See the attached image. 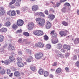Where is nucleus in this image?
I'll return each mask as SVG.
<instances>
[{
    "mask_svg": "<svg viewBox=\"0 0 79 79\" xmlns=\"http://www.w3.org/2000/svg\"><path fill=\"white\" fill-rule=\"evenodd\" d=\"M35 56L36 59H40L44 56V54L42 52H40L38 53H36L35 55Z\"/></svg>",
    "mask_w": 79,
    "mask_h": 79,
    "instance_id": "1",
    "label": "nucleus"
},
{
    "mask_svg": "<svg viewBox=\"0 0 79 79\" xmlns=\"http://www.w3.org/2000/svg\"><path fill=\"white\" fill-rule=\"evenodd\" d=\"M35 46L39 48H43L44 47V43L40 42L35 44Z\"/></svg>",
    "mask_w": 79,
    "mask_h": 79,
    "instance_id": "2",
    "label": "nucleus"
},
{
    "mask_svg": "<svg viewBox=\"0 0 79 79\" xmlns=\"http://www.w3.org/2000/svg\"><path fill=\"white\" fill-rule=\"evenodd\" d=\"M31 10L35 12L39 10V6L37 5H35L31 7Z\"/></svg>",
    "mask_w": 79,
    "mask_h": 79,
    "instance_id": "3",
    "label": "nucleus"
},
{
    "mask_svg": "<svg viewBox=\"0 0 79 79\" xmlns=\"http://www.w3.org/2000/svg\"><path fill=\"white\" fill-rule=\"evenodd\" d=\"M13 54L12 56H10L9 57V60H10V62L11 63L15 62V58L13 57V56H15V54L14 53H13Z\"/></svg>",
    "mask_w": 79,
    "mask_h": 79,
    "instance_id": "4",
    "label": "nucleus"
},
{
    "mask_svg": "<svg viewBox=\"0 0 79 79\" xmlns=\"http://www.w3.org/2000/svg\"><path fill=\"white\" fill-rule=\"evenodd\" d=\"M17 24L19 26H22L24 24V21L23 20L19 19L17 22Z\"/></svg>",
    "mask_w": 79,
    "mask_h": 79,
    "instance_id": "5",
    "label": "nucleus"
},
{
    "mask_svg": "<svg viewBox=\"0 0 79 79\" xmlns=\"http://www.w3.org/2000/svg\"><path fill=\"white\" fill-rule=\"evenodd\" d=\"M28 28L29 30H31L33 29V27L34 26V24L33 23H28Z\"/></svg>",
    "mask_w": 79,
    "mask_h": 79,
    "instance_id": "6",
    "label": "nucleus"
},
{
    "mask_svg": "<svg viewBox=\"0 0 79 79\" xmlns=\"http://www.w3.org/2000/svg\"><path fill=\"white\" fill-rule=\"evenodd\" d=\"M17 64L18 66L20 68H23L24 67V64L23 63L22 61V60H20L19 61H18L17 62Z\"/></svg>",
    "mask_w": 79,
    "mask_h": 79,
    "instance_id": "7",
    "label": "nucleus"
},
{
    "mask_svg": "<svg viewBox=\"0 0 79 79\" xmlns=\"http://www.w3.org/2000/svg\"><path fill=\"white\" fill-rule=\"evenodd\" d=\"M5 13V10H4V8L2 7H0V15L2 16Z\"/></svg>",
    "mask_w": 79,
    "mask_h": 79,
    "instance_id": "8",
    "label": "nucleus"
},
{
    "mask_svg": "<svg viewBox=\"0 0 79 79\" xmlns=\"http://www.w3.org/2000/svg\"><path fill=\"white\" fill-rule=\"evenodd\" d=\"M45 23V20L44 19H42L38 23L39 26H42L44 25Z\"/></svg>",
    "mask_w": 79,
    "mask_h": 79,
    "instance_id": "9",
    "label": "nucleus"
},
{
    "mask_svg": "<svg viewBox=\"0 0 79 79\" xmlns=\"http://www.w3.org/2000/svg\"><path fill=\"white\" fill-rule=\"evenodd\" d=\"M55 30H53L50 33V34L52 35L53 38H56L57 37V34L56 33H55Z\"/></svg>",
    "mask_w": 79,
    "mask_h": 79,
    "instance_id": "10",
    "label": "nucleus"
},
{
    "mask_svg": "<svg viewBox=\"0 0 79 79\" xmlns=\"http://www.w3.org/2000/svg\"><path fill=\"white\" fill-rule=\"evenodd\" d=\"M52 27V23L50 22H47L46 25V29H50Z\"/></svg>",
    "mask_w": 79,
    "mask_h": 79,
    "instance_id": "11",
    "label": "nucleus"
},
{
    "mask_svg": "<svg viewBox=\"0 0 79 79\" xmlns=\"http://www.w3.org/2000/svg\"><path fill=\"white\" fill-rule=\"evenodd\" d=\"M48 18L51 21H52L55 19V16L54 15L52 14H50L49 15V16L48 17Z\"/></svg>",
    "mask_w": 79,
    "mask_h": 79,
    "instance_id": "12",
    "label": "nucleus"
},
{
    "mask_svg": "<svg viewBox=\"0 0 79 79\" xmlns=\"http://www.w3.org/2000/svg\"><path fill=\"white\" fill-rule=\"evenodd\" d=\"M63 48L64 49H67L68 50H69L71 48V46H69V45L64 44L63 46Z\"/></svg>",
    "mask_w": 79,
    "mask_h": 79,
    "instance_id": "13",
    "label": "nucleus"
},
{
    "mask_svg": "<svg viewBox=\"0 0 79 79\" xmlns=\"http://www.w3.org/2000/svg\"><path fill=\"white\" fill-rule=\"evenodd\" d=\"M74 44L75 45H77L78 44H79V39L78 38H75L74 41Z\"/></svg>",
    "mask_w": 79,
    "mask_h": 79,
    "instance_id": "14",
    "label": "nucleus"
},
{
    "mask_svg": "<svg viewBox=\"0 0 79 79\" xmlns=\"http://www.w3.org/2000/svg\"><path fill=\"white\" fill-rule=\"evenodd\" d=\"M10 48H11V49H12V50H15V46H12L11 45V44H9L8 47V49H9V50H10Z\"/></svg>",
    "mask_w": 79,
    "mask_h": 79,
    "instance_id": "15",
    "label": "nucleus"
},
{
    "mask_svg": "<svg viewBox=\"0 0 79 79\" xmlns=\"http://www.w3.org/2000/svg\"><path fill=\"white\" fill-rule=\"evenodd\" d=\"M59 34L60 35L61 37L66 36V35H67L66 33H64V31H60Z\"/></svg>",
    "mask_w": 79,
    "mask_h": 79,
    "instance_id": "16",
    "label": "nucleus"
},
{
    "mask_svg": "<svg viewBox=\"0 0 79 79\" xmlns=\"http://www.w3.org/2000/svg\"><path fill=\"white\" fill-rule=\"evenodd\" d=\"M7 31V29L5 28H2L0 29V32H5Z\"/></svg>",
    "mask_w": 79,
    "mask_h": 79,
    "instance_id": "17",
    "label": "nucleus"
},
{
    "mask_svg": "<svg viewBox=\"0 0 79 79\" xmlns=\"http://www.w3.org/2000/svg\"><path fill=\"white\" fill-rule=\"evenodd\" d=\"M20 75L21 74H20L19 71H15L14 73L15 76L16 77H19Z\"/></svg>",
    "mask_w": 79,
    "mask_h": 79,
    "instance_id": "18",
    "label": "nucleus"
},
{
    "mask_svg": "<svg viewBox=\"0 0 79 79\" xmlns=\"http://www.w3.org/2000/svg\"><path fill=\"white\" fill-rule=\"evenodd\" d=\"M30 69L33 72H35V66L31 65L30 67Z\"/></svg>",
    "mask_w": 79,
    "mask_h": 79,
    "instance_id": "19",
    "label": "nucleus"
},
{
    "mask_svg": "<svg viewBox=\"0 0 79 79\" xmlns=\"http://www.w3.org/2000/svg\"><path fill=\"white\" fill-rule=\"evenodd\" d=\"M11 16H15L16 15V11L15 10H12L11 12Z\"/></svg>",
    "mask_w": 79,
    "mask_h": 79,
    "instance_id": "20",
    "label": "nucleus"
},
{
    "mask_svg": "<svg viewBox=\"0 0 79 79\" xmlns=\"http://www.w3.org/2000/svg\"><path fill=\"white\" fill-rule=\"evenodd\" d=\"M5 74V69H2L0 71V75H3Z\"/></svg>",
    "mask_w": 79,
    "mask_h": 79,
    "instance_id": "21",
    "label": "nucleus"
},
{
    "mask_svg": "<svg viewBox=\"0 0 79 79\" xmlns=\"http://www.w3.org/2000/svg\"><path fill=\"white\" fill-rule=\"evenodd\" d=\"M44 72V70L42 69H39L38 71L39 74L40 75L42 74Z\"/></svg>",
    "mask_w": 79,
    "mask_h": 79,
    "instance_id": "22",
    "label": "nucleus"
},
{
    "mask_svg": "<svg viewBox=\"0 0 79 79\" xmlns=\"http://www.w3.org/2000/svg\"><path fill=\"white\" fill-rule=\"evenodd\" d=\"M66 10V7H64L61 10V11L62 13H66L67 12V11Z\"/></svg>",
    "mask_w": 79,
    "mask_h": 79,
    "instance_id": "23",
    "label": "nucleus"
},
{
    "mask_svg": "<svg viewBox=\"0 0 79 79\" xmlns=\"http://www.w3.org/2000/svg\"><path fill=\"white\" fill-rule=\"evenodd\" d=\"M4 36L3 35H0V42H2L4 40Z\"/></svg>",
    "mask_w": 79,
    "mask_h": 79,
    "instance_id": "24",
    "label": "nucleus"
},
{
    "mask_svg": "<svg viewBox=\"0 0 79 79\" xmlns=\"http://www.w3.org/2000/svg\"><path fill=\"white\" fill-rule=\"evenodd\" d=\"M13 4H14L13 2H10L9 3V5L10 7L12 8H15V6L14 5H12Z\"/></svg>",
    "mask_w": 79,
    "mask_h": 79,
    "instance_id": "25",
    "label": "nucleus"
},
{
    "mask_svg": "<svg viewBox=\"0 0 79 79\" xmlns=\"http://www.w3.org/2000/svg\"><path fill=\"white\" fill-rule=\"evenodd\" d=\"M62 24L65 26H68V23L67 22H66L65 21H63L62 23Z\"/></svg>",
    "mask_w": 79,
    "mask_h": 79,
    "instance_id": "26",
    "label": "nucleus"
},
{
    "mask_svg": "<svg viewBox=\"0 0 79 79\" xmlns=\"http://www.w3.org/2000/svg\"><path fill=\"white\" fill-rule=\"evenodd\" d=\"M57 49H59V50L61 49L62 48V45L60 44H59L57 45Z\"/></svg>",
    "mask_w": 79,
    "mask_h": 79,
    "instance_id": "27",
    "label": "nucleus"
},
{
    "mask_svg": "<svg viewBox=\"0 0 79 79\" xmlns=\"http://www.w3.org/2000/svg\"><path fill=\"white\" fill-rule=\"evenodd\" d=\"M5 25L7 27H8L11 25V23L10 22H7L6 23H5Z\"/></svg>",
    "mask_w": 79,
    "mask_h": 79,
    "instance_id": "28",
    "label": "nucleus"
},
{
    "mask_svg": "<svg viewBox=\"0 0 79 79\" xmlns=\"http://www.w3.org/2000/svg\"><path fill=\"white\" fill-rule=\"evenodd\" d=\"M48 74H49L48 72L47 71H45L44 72V75L45 77H47V76H48Z\"/></svg>",
    "mask_w": 79,
    "mask_h": 79,
    "instance_id": "29",
    "label": "nucleus"
},
{
    "mask_svg": "<svg viewBox=\"0 0 79 79\" xmlns=\"http://www.w3.org/2000/svg\"><path fill=\"white\" fill-rule=\"evenodd\" d=\"M33 34L35 35L39 36V30H36L33 31Z\"/></svg>",
    "mask_w": 79,
    "mask_h": 79,
    "instance_id": "30",
    "label": "nucleus"
},
{
    "mask_svg": "<svg viewBox=\"0 0 79 79\" xmlns=\"http://www.w3.org/2000/svg\"><path fill=\"white\" fill-rule=\"evenodd\" d=\"M44 34V32L42 31L38 30V35L39 36L40 35H42Z\"/></svg>",
    "mask_w": 79,
    "mask_h": 79,
    "instance_id": "31",
    "label": "nucleus"
},
{
    "mask_svg": "<svg viewBox=\"0 0 79 79\" xmlns=\"http://www.w3.org/2000/svg\"><path fill=\"white\" fill-rule=\"evenodd\" d=\"M23 34L24 35L26 36V37H29V34L27 32H24Z\"/></svg>",
    "mask_w": 79,
    "mask_h": 79,
    "instance_id": "32",
    "label": "nucleus"
},
{
    "mask_svg": "<svg viewBox=\"0 0 79 79\" xmlns=\"http://www.w3.org/2000/svg\"><path fill=\"white\" fill-rule=\"evenodd\" d=\"M32 60H33V57L32 56H30L27 59V61H28V62H31Z\"/></svg>",
    "mask_w": 79,
    "mask_h": 79,
    "instance_id": "33",
    "label": "nucleus"
},
{
    "mask_svg": "<svg viewBox=\"0 0 79 79\" xmlns=\"http://www.w3.org/2000/svg\"><path fill=\"white\" fill-rule=\"evenodd\" d=\"M46 48L47 49H50L51 48V47H52V46H51V45L50 44H47L46 45Z\"/></svg>",
    "mask_w": 79,
    "mask_h": 79,
    "instance_id": "34",
    "label": "nucleus"
},
{
    "mask_svg": "<svg viewBox=\"0 0 79 79\" xmlns=\"http://www.w3.org/2000/svg\"><path fill=\"white\" fill-rule=\"evenodd\" d=\"M56 72L57 73H60L61 72V69L60 68H58L56 70Z\"/></svg>",
    "mask_w": 79,
    "mask_h": 79,
    "instance_id": "35",
    "label": "nucleus"
},
{
    "mask_svg": "<svg viewBox=\"0 0 79 79\" xmlns=\"http://www.w3.org/2000/svg\"><path fill=\"white\" fill-rule=\"evenodd\" d=\"M4 64H6V65L9 64H10L9 60H5L4 61Z\"/></svg>",
    "mask_w": 79,
    "mask_h": 79,
    "instance_id": "36",
    "label": "nucleus"
},
{
    "mask_svg": "<svg viewBox=\"0 0 79 79\" xmlns=\"http://www.w3.org/2000/svg\"><path fill=\"white\" fill-rule=\"evenodd\" d=\"M44 38L45 40H48V36H47V35H44Z\"/></svg>",
    "mask_w": 79,
    "mask_h": 79,
    "instance_id": "37",
    "label": "nucleus"
},
{
    "mask_svg": "<svg viewBox=\"0 0 79 79\" xmlns=\"http://www.w3.org/2000/svg\"><path fill=\"white\" fill-rule=\"evenodd\" d=\"M42 20V19L41 18H38L35 19V21L37 23H38V22H40V21Z\"/></svg>",
    "mask_w": 79,
    "mask_h": 79,
    "instance_id": "38",
    "label": "nucleus"
},
{
    "mask_svg": "<svg viewBox=\"0 0 79 79\" xmlns=\"http://www.w3.org/2000/svg\"><path fill=\"white\" fill-rule=\"evenodd\" d=\"M12 27L13 29H17V25L14 24L12 26Z\"/></svg>",
    "mask_w": 79,
    "mask_h": 79,
    "instance_id": "39",
    "label": "nucleus"
},
{
    "mask_svg": "<svg viewBox=\"0 0 79 79\" xmlns=\"http://www.w3.org/2000/svg\"><path fill=\"white\" fill-rule=\"evenodd\" d=\"M23 42H25L26 44H29V42H28V41L27 39H25L23 40Z\"/></svg>",
    "mask_w": 79,
    "mask_h": 79,
    "instance_id": "40",
    "label": "nucleus"
},
{
    "mask_svg": "<svg viewBox=\"0 0 79 79\" xmlns=\"http://www.w3.org/2000/svg\"><path fill=\"white\" fill-rule=\"evenodd\" d=\"M26 53H29V54H31V50L27 49L26 50Z\"/></svg>",
    "mask_w": 79,
    "mask_h": 79,
    "instance_id": "41",
    "label": "nucleus"
},
{
    "mask_svg": "<svg viewBox=\"0 0 79 79\" xmlns=\"http://www.w3.org/2000/svg\"><path fill=\"white\" fill-rule=\"evenodd\" d=\"M64 6H70V4L68 2L65 3L64 4Z\"/></svg>",
    "mask_w": 79,
    "mask_h": 79,
    "instance_id": "42",
    "label": "nucleus"
},
{
    "mask_svg": "<svg viewBox=\"0 0 79 79\" xmlns=\"http://www.w3.org/2000/svg\"><path fill=\"white\" fill-rule=\"evenodd\" d=\"M39 15L42 16L44 18H45V15L43 12H39Z\"/></svg>",
    "mask_w": 79,
    "mask_h": 79,
    "instance_id": "43",
    "label": "nucleus"
},
{
    "mask_svg": "<svg viewBox=\"0 0 79 79\" xmlns=\"http://www.w3.org/2000/svg\"><path fill=\"white\" fill-rule=\"evenodd\" d=\"M73 60H76L77 59V56L76 55H74L73 56Z\"/></svg>",
    "mask_w": 79,
    "mask_h": 79,
    "instance_id": "44",
    "label": "nucleus"
},
{
    "mask_svg": "<svg viewBox=\"0 0 79 79\" xmlns=\"http://www.w3.org/2000/svg\"><path fill=\"white\" fill-rule=\"evenodd\" d=\"M18 55H23V52L21 51H19L18 52Z\"/></svg>",
    "mask_w": 79,
    "mask_h": 79,
    "instance_id": "45",
    "label": "nucleus"
},
{
    "mask_svg": "<svg viewBox=\"0 0 79 79\" xmlns=\"http://www.w3.org/2000/svg\"><path fill=\"white\" fill-rule=\"evenodd\" d=\"M57 65V62H54L52 64L53 66H56Z\"/></svg>",
    "mask_w": 79,
    "mask_h": 79,
    "instance_id": "46",
    "label": "nucleus"
},
{
    "mask_svg": "<svg viewBox=\"0 0 79 79\" xmlns=\"http://www.w3.org/2000/svg\"><path fill=\"white\" fill-rule=\"evenodd\" d=\"M22 32V30L21 29H20V30H18L17 31L16 33L18 34V33H21Z\"/></svg>",
    "mask_w": 79,
    "mask_h": 79,
    "instance_id": "47",
    "label": "nucleus"
},
{
    "mask_svg": "<svg viewBox=\"0 0 79 79\" xmlns=\"http://www.w3.org/2000/svg\"><path fill=\"white\" fill-rule=\"evenodd\" d=\"M10 73H11V70L10 69H8L7 70V74H10Z\"/></svg>",
    "mask_w": 79,
    "mask_h": 79,
    "instance_id": "48",
    "label": "nucleus"
},
{
    "mask_svg": "<svg viewBox=\"0 0 79 79\" xmlns=\"http://www.w3.org/2000/svg\"><path fill=\"white\" fill-rule=\"evenodd\" d=\"M44 13H45L46 15H48V11L47 10H45Z\"/></svg>",
    "mask_w": 79,
    "mask_h": 79,
    "instance_id": "49",
    "label": "nucleus"
},
{
    "mask_svg": "<svg viewBox=\"0 0 79 79\" xmlns=\"http://www.w3.org/2000/svg\"><path fill=\"white\" fill-rule=\"evenodd\" d=\"M15 5L16 6H20V4L19 2H16Z\"/></svg>",
    "mask_w": 79,
    "mask_h": 79,
    "instance_id": "50",
    "label": "nucleus"
},
{
    "mask_svg": "<svg viewBox=\"0 0 79 79\" xmlns=\"http://www.w3.org/2000/svg\"><path fill=\"white\" fill-rule=\"evenodd\" d=\"M67 1V0H60V3H64V2H65Z\"/></svg>",
    "mask_w": 79,
    "mask_h": 79,
    "instance_id": "51",
    "label": "nucleus"
},
{
    "mask_svg": "<svg viewBox=\"0 0 79 79\" xmlns=\"http://www.w3.org/2000/svg\"><path fill=\"white\" fill-rule=\"evenodd\" d=\"M16 11L17 14H18V15H19V14H20V10H16Z\"/></svg>",
    "mask_w": 79,
    "mask_h": 79,
    "instance_id": "52",
    "label": "nucleus"
},
{
    "mask_svg": "<svg viewBox=\"0 0 79 79\" xmlns=\"http://www.w3.org/2000/svg\"><path fill=\"white\" fill-rule=\"evenodd\" d=\"M76 64L77 65V66L78 67H79V61H78L76 62Z\"/></svg>",
    "mask_w": 79,
    "mask_h": 79,
    "instance_id": "53",
    "label": "nucleus"
},
{
    "mask_svg": "<svg viewBox=\"0 0 79 79\" xmlns=\"http://www.w3.org/2000/svg\"><path fill=\"white\" fill-rule=\"evenodd\" d=\"M22 42V39H19L18 40V42L19 43H21Z\"/></svg>",
    "mask_w": 79,
    "mask_h": 79,
    "instance_id": "54",
    "label": "nucleus"
},
{
    "mask_svg": "<svg viewBox=\"0 0 79 79\" xmlns=\"http://www.w3.org/2000/svg\"><path fill=\"white\" fill-rule=\"evenodd\" d=\"M58 40H56L54 41L53 42V43L54 44H56V43H58Z\"/></svg>",
    "mask_w": 79,
    "mask_h": 79,
    "instance_id": "55",
    "label": "nucleus"
},
{
    "mask_svg": "<svg viewBox=\"0 0 79 79\" xmlns=\"http://www.w3.org/2000/svg\"><path fill=\"white\" fill-rule=\"evenodd\" d=\"M65 70L67 72H69V68L68 67L65 68Z\"/></svg>",
    "mask_w": 79,
    "mask_h": 79,
    "instance_id": "56",
    "label": "nucleus"
},
{
    "mask_svg": "<svg viewBox=\"0 0 79 79\" xmlns=\"http://www.w3.org/2000/svg\"><path fill=\"white\" fill-rule=\"evenodd\" d=\"M35 16H37V15H39V12H36L35 13Z\"/></svg>",
    "mask_w": 79,
    "mask_h": 79,
    "instance_id": "57",
    "label": "nucleus"
},
{
    "mask_svg": "<svg viewBox=\"0 0 79 79\" xmlns=\"http://www.w3.org/2000/svg\"><path fill=\"white\" fill-rule=\"evenodd\" d=\"M60 51L61 52H63L64 53V52H65V50H64V49H61Z\"/></svg>",
    "mask_w": 79,
    "mask_h": 79,
    "instance_id": "58",
    "label": "nucleus"
},
{
    "mask_svg": "<svg viewBox=\"0 0 79 79\" xmlns=\"http://www.w3.org/2000/svg\"><path fill=\"white\" fill-rule=\"evenodd\" d=\"M17 61H19L20 60H21V59H19V57H17Z\"/></svg>",
    "mask_w": 79,
    "mask_h": 79,
    "instance_id": "59",
    "label": "nucleus"
},
{
    "mask_svg": "<svg viewBox=\"0 0 79 79\" xmlns=\"http://www.w3.org/2000/svg\"><path fill=\"white\" fill-rule=\"evenodd\" d=\"M60 5V3H57L56 4V6L57 7H58Z\"/></svg>",
    "mask_w": 79,
    "mask_h": 79,
    "instance_id": "60",
    "label": "nucleus"
},
{
    "mask_svg": "<svg viewBox=\"0 0 79 79\" xmlns=\"http://www.w3.org/2000/svg\"><path fill=\"white\" fill-rule=\"evenodd\" d=\"M13 73H10V75H9V77H12L13 76Z\"/></svg>",
    "mask_w": 79,
    "mask_h": 79,
    "instance_id": "61",
    "label": "nucleus"
},
{
    "mask_svg": "<svg viewBox=\"0 0 79 79\" xmlns=\"http://www.w3.org/2000/svg\"><path fill=\"white\" fill-rule=\"evenodd\" d=\"M49 77L51 78H53V76L52 74H50L49 76Z\"/></svg>",
    "mask_w": 79,
    "mask_h": 79,
    "instance_id": "62",
    "label": "nucleus"
},
{
    "mask_svg": "<svg viewBox=\"0 0 79 79\" xmlns=\"http://www.w3.org/2000/svg\"><path fill=\"white\" fill-rule=\"evenodd\" d=\"M16 2V0H12L11 2H13V3H15Z\"/></svg>",
    "mask_w": 79,
    "mask_h": 79,
    "instance_id": "63",
    "label": "nucleus"
},
{
    "mask_svg": "<svg viewBox=\"0 0 79 79\" xmlns=\"http://www.w3.org/2000/svg\"><path fill=\"white\" fill-rule=\"evenodd\" d=\"M55 71V69H51V72H53V71Z\"/></svg>",
    "mask_w": 79,
    "mask_h": 79,
    "instance_id": "64",
    "label": "nucleus"
}]
</instances>
